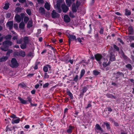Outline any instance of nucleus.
I'll use <instances>...</instances> for the list:
<instances>
[{
    "label": "nucleus",
    "mask_w": 134,
    "mask_h": 134,
    "mask_svg": "<svg viewBox=\"0 0 134 134\" xmlns=\"http://www.w3.org/2000/svg\"><path fill=\"white\" fill-rule=\"evenodd\" d=\"M51 65L49 64H46L44 66L43 68V71L45 72H48V68L49 69H51Z\"/></svg>",
    "instance_id": "obj_10"
},
{
    "label": "nucleus",
    "mask_w": 134,
    "mask_h": 134,
    "mask_svg": "<svg viewBox=\"0 0 134 134\" xmlns=\"http://www.w3.org/2000/svg\"><path fill=\"white\" fill-rule=\"evenodd\" d=\"M44 7L46 9L48 10H49L50 9V5L48 3L46 2L44 4Z\"/></svg>",
    "instance_id": "obj_23"
},
{
    "label": "nucleus",
    "mask_w": 134,
    "mask_h": 134,
    "mask_svg": "<svg viewBox=\"0 0 134 134\" xmlns=\"http://www.w3.org/2000/svg\"><path fill=\"white\" fill-rule=\"evenodd\" d=\"M8 57L7 56H3L0 58V62H5L8 59Z\"/></svg>",
    "instance_id": "obj_20"
},
{
    "label": "nucleus",
    "mask_w": 134,
    "mask_h": 134,
    "mask_svg": "<svg viewBox=\"0 0 134 134\" xmlns=\"http://www.w3.org/2000/svg\"><path fill=\"white\" fill-rule=\"evenodd\" d=\"M25 26L24 23L23 22H21L19 24V28L21 29H23Z\"/></svg>",
    "instance_id": "obj_27"
},
{
    "label": "nucleus",
    "mask_w": 134,
    "mask_h": 134,
    "mask_svg": "<svg viewBox=\"0 0 134 134\" xmlns=\"http://www.w3.org/2000/svg\"><path fill=\"white\" fill-rule=\"evenodd\" d=\"M76 6L77 8H78L79 7L80 5V3L78 1H77L76 2Z\"/></svg>",
    "instance_id": "obj_53"
},
{
    "label": "nucleus",
    "mask_w": 134,
    "mask_h": 134,
    "mask_svg": "<svg viewBox=\"0 0 134 134\" xmlns=\"http://www.w3.org/2000/svg\"><path fill=\"white\" fill-rule=\"evenodd\" d=\"M114 48L116 49V51H119V47L117 46L116 44H114L113 45Z\"/></svg>",
    "instance_id": "obj_55"
},
{
    "label": "nucleus",
    "mask_w": 134,
    "mask_h": 134,
    "mask_svg": "<svg viewBox=\"0 0 134 134\" xmlns=\"http://www.w3.org/2000/svg\"><path fill=\"white\" fill-rule=\"evenodd\" d=\"M37 1L39 3L42 4L44 3V1L43 0H37Z\"/></svg>",
    "instance_id": "obj_61"
},
{
    "label": "nucleus",
    "mask_w": 134,
    "mask_h": 134,
    "mask_svg": "<svg viewBox=\"0 0 134 134\" xmlns=\"http://www.w3.org/2000/svg\"><path fill=\"white\" fill-rule=\"evenodd\" d=\"M16 21L18 23H20L21 21V18L20 16L16 14L14 17Z\"/></svg>",
    "instance_id": "obj_16"
},
{
    "label": "nucleus",
    "mask_w": 134,
    "mask_h": 134,
    "mask_svg": "<svg viewBox=\"0 0 134 134\" xmlns=\"http://www.w3.org/2000/svg\"><path fill=\"white\" fill-rule=\"evenodd\" d=\"M9 3H5V4L3 8V9L5 10H7L8 9L9 7Z\"/></svg>",
    "instance_id": "obj_31"
},
{
    "label": "nucleus",
    "mask_w": 134,
    "mask_h": 134,
    "mask_svg": "<svg viewBox=\"0 0 134 134\" xmlns=\"http://www.w3.org/2000/svg\"><path fill=\"white\" fill-rule=\"evenodd\" d=\"M64 20L66 23H68L70 21V19L67 15H65L64 17Z\"/></svg>",
    "instance_id": "obj_13"
},
{
    "label": "nucleus",
    "mask_w": 134,
    "mask_h": 134,
    "mask_svg": "<svg viewBox=\"0 0 134 134\" xmlns=\"http://www.w3.org/2000/svg\"><path fill=\"white\" fill-rule=\"evenodd\" d=\"M125 67L130 70H131L132 69V67L131 65L130 64H129L126 65H125Z\"/></svg>",
    "instance_id": "obj_34"
},
{
    "label": "nucleus",
    "mask_w": 134,
    "mask_h": 134,
    "mask_svg": "<svg viewBox=\"0 0 134 134\" xmlns=\"http://www.w3.org/2000/svg\"><path fill=\"white\" fill-rule=\"evenodd\" d=\"M12 36L10 34L8 35L5 36V38L6 40H10L11 39Z\"/></svg>",
    "instance_id": "obj_37"
},
{
    "label": "nucleus",
    "mask_w": 134,
    "mask_h": 134,
    "mask_svg": "<svg viewBox=\"0 0 134 134\" xmlns=\"http://www.w3.org/2000/svg\"><path fill=\"white\" fill-rule=\"evenodd\" d=\"M100 73V72L96 70H94L93 71V74L95 76H97Z\"/></svg>",
    "instance_id": "obj_38"
},
{
    "label": "nucleus",
    "mask_w": 134,
    "mask_h": 134,
    "mask_svg": "<svg viewBox=\"0 0 134 134\" xmlns=\"http://www.w3.org/2000/svg\"><path fill=\"white\" fill-rule=\"evenodd\" d=\"M9 65L13 68H16L18 66L19 64L16 58H12Z\"/></svg>",
    "instance_id": "obj_2"
},
{
    "label": "nucleus",
    "mask_w": 134,
    "mask_h": 134,
    "mask_svg": "<svg viewBox=\"0 0 134 134\" xmlns=\"http://www.w3.org/2000/svg\"><path fill=\"white\" fill-rule=\"evenodd\" d=\"M24 43L27 44L29 43V37L27 36H25L23 37V38Z\"/></svg>",
    "instance_id": "obj_21"
},
{
    "label": "nucleus",
    "mask_w": 134,
    "mask_h": 134,
    "mask_svg": "<svg viewBox=\"0 0 134 134\" xmlns=\"http://www.w3.org/2000/svg\"><path fill=\"white\" fill-rule=\"evenodd\" d=\"M103 57L102 55L99 53H97L94 55V58L98 62L99 64H101V62L100 61L101 59H102Z\"/></svg>",
    "instance_id": "obj_5"
},
{
    "label": "nucleus",
    "mask_w": 134,
    "mask_h": 134,
    "mask_svg": "<svg viewBox=\"0 0 134 134\" xmlns=\"http://www.w3.org/2000/svg\"><path fill=\"white\" fill-rule=\"evenodd\" d=\"M13 42L9 40H6L2 43V47H1V49L2 51L6 52L7 51L9 47L13 44Z\"/></svg>",
    "instance_id": "obj_1"
},
{
    "label": "nucleus",
    "mask_w": 134,
    "mask_h": 134,
    "mask_svg": "<svg viewBox=\"0 0 134 134\" xmlns=\"http://www.w3.org/2000/svg\"><path fill=\"white\" fill-rule=\"evenodd\" d=\"M26 12L29 15H31V12L30 9H28L26 10Z\"/></svg>",
    "instance_id": "obj_42"
},
{
    "label": "nucleus",
    "mask_w": 134,
    "mask_h": 134,
    "mask_svg": "<svg viewBox=\"0 0 134 134\" xmlns=\"http://www.w3.org/2000/svg\"><path fill=\"white\" fill-rule=\"evenodd\" d=\"M29 20V18L27 16H25L24 18V22L26 23H27Z\"/></svg>",
    "instance_id": "obj_44"
},
{
    "label": "nucleus",
    "mask_w": 134,
    "mask_h": 134,
    "mask_svg": "<svg viewBox=\"0 0 134 134\" xmlns=\"http://www.w3.org/2000/svg\"><path fill=\"white\" fill-rule=\"evenodd\" d=\"M49 85V83L48 82L45 83L43 85V87L45 88L47 87Z\"/></svg>",
    "instance_id": "obj_51"
},
{
    "label": "nucleus",
    "mask_w": 134,
    "mask_h": 134,
    "mask_svg": "<svg viewBox=\"0 0 134 134\" xmlns=\"http://www.w3.org/2000/svg\"><path fill=\"white\" fill-rule=\"evenodd\" d=\"M107 97L111 99H115L116 97L115 96H114L113 94H107L106 95Z\"/></svg>",
    "instance_id": "obj_28"
},
{
    "label": "nucleus",
    "mask_w": 134,
    "mask_h": 134,
    "mask_svg": "<svg viewBox=\"0 0 134 134\" xmlns=\"http://www.w3.org/2000/svg\"><path fill=\"white\" fill-rule=\"evenodd\" d=\"M19 86H20L22 88L25 87H26V85L23 82H22L20 83L19 84Z\"/></svg>",
    "instance_id": "obj_46"
},
{
    "label": "nucleus",
    "mask_w": 134,
    "mask_h": 134,
    "mask_svg": "<svg viewBox=\"0 0 134 134\" xmlns=\"http://www.w3.org/2000/svg\"><path fill=\"white\" fill-rule=\"evenodd\" d=\"M40 62H37L35 63V66L34 67L35 70H37L38 68V65L40 64Z\"/></svg>",
    "instance_id": "obj_35"
},
{
    "label": "nucleus",
    "mask_w": 134,
    "mask_h": 134,
    "mask_svg": "<svg viewBox=\"0 0 134 134\" xmlns=\"http://www.w3.org/2000/svg\"><path fill=\"white\" fill-rule=\"evenodd\" d=\"M57 8H60V2H59V1H58L56 4Z\"/></svg>",
    "instance_id": "obj_56"
},
{
    "label": "nucleus",
    "mask_w": 134,
    "mask_h": 134,
    "mask_svg": "<svg viewBox=\"0 0 134 134\" xmlns=\"http://www.w3.org/2000/svg\"><path fill=\"white\" fill-rule=\"evenodd\" d=\"M66 93L70 97V99L71 100L73 99V94L69 90L67 89V90Z\"/></svg>",
    "instance_id": "obj_17"
},
{
    "label": "nucleus",
    "mask_w": 134,
    "mask_h": 134,
    "mask_svg": "<svg viewBox=\"0 0 134 134\" xmlns=\"http://www.w3.org/2000/svg\"><path fill=\"white\" fill-rule=\"evenodd\" d=\"M125 15L126 16H129L131 14V11L127 9H125Z\"/></svg>",
    "instance_id": "obj_26"
},
{
    "label": "nucleus",
    "mask_w": 134,
    "mask_h": 134,
    "mask_svg": "<svg viewBox=\"0 0 134 134\" xmlns=\"http://www.w3.org/2000/svg\"><path fill=\"white\" fill-rule=\"evenodd\" d=\"M26 44L23 43H21L20 45V47L22 49H25L27 47Z\"/></svg>",
    "instance_id": "obj_29"
},
{
    "label": "nucleus",
    "mask_w": 134,
    "mask_h": 134,
    "mask_svg": "<svg viewBox=\"0 0 134 134\" xmlns=\"http://www.w3.org/2000/svg\"><path fill=\"white\" fill-rule=\"evenodd\" d=\"M75 127L74 126H69L68 128L66 130V132L68 134H71L72 132V130L74 129Z\"/></svg>",
    "instance_id": "obj_11"
},
{
    "label": "nucleus",
    "mask_w": 134,
    "mask_h": 134,
    "mask_svg": "<svg viewBox=\"0 0 134 134\" xmlns=\"http://www.w3.org/2000/svg\"><path fill=\"white\" fill-rule=\"evenodd\" d=\"M19 55L23 57H24L25 56V52L21 50L20 52Z\"/></svg>",
    "instance_id": "obj_33"
},
{
    "label": "nucleus",
    "mask_w": 134,
    "mask_h": 134,
    "mask_svg": "<svg viewBox=\"0 0 134 134\" xmlns=\"http://www.w3.org/2000/svg\"><path fill=\"white\" fill-rule=\"evenodd\" d=\"M49 77V76L47 74L46 72H45L44 74V78L46 79H48Z\"/></svg>",
    "instance_id": "obj_57"
},
{
    "label": "nucleus",
    "mask_w": 134,
    "mask_h": 134,
    "mask_svg": "<svg viewBox=\"0 0 134 134\" xmlns=\"http://www.w3.org/2000/svg\"><path fill=\"white\" fill-rule=\"evenodd\" d=\"M110 56L109 60L111 62L115 61V60L116 59L114 55L113 54L112 52L110 53Z\"/></svg>",
    "instance_id": "obj_19"
},
{
    "label": "nucleus",
    "mask_w": 134,
    "mask_h": 134,
    "mask_svg": "<svg viewBox=\"0 0 134 134\" xmlns=\"http://www.w3.org/2000/svg\"><path fill=\"white\" fill-rule=\"evenodd\" d=\"M91 101H88V104H87V106L85 108H86V109H87V108L90 107L91 106H92V105L91 104Z\"/></svg>",
    "instance_id": "obj_43"
},
{
    "label": "nucleus",
    "mask_w": 134,
    "mask_h": 134,
    "mask_svg": "<svg viewBox=\"0 0 134 134\" xmlns=\"http://www.w3.org/2000/svg\"><path fill=\"white\" fill-rule=\"evenodd\" d=\"M68 37L69 38L68 43L69 46L70 45L71 41L75 40V41L76 42H77L76 37L75 36L69 34V36Z\"/></svg>",
    "instance_id": "obj_4"
},
{
    "label": "nucleus",
    "mask_w": 134,
    "mask_h": 134,
    "mask_svg": "<svg viewBox=\"0 0 134 134\" xmlns=\"http://www.w3.org/2000/svg\"><path fill=\"white\" fill-rule=\"evenodd\" d=\"M21 8L19 7H17L15 9V11L17 12H21Z\"/></svg>",
    "instance_id": "obj_48"
},
{
    "label": "nucleus",
    "mask_w": 134,
    "mask_h": 134,
    "mask_svg": "<svg viewBox=\"0 0 134 134\" xmlns=\"http://www.w3.org/2000/svg\"><path fill=\"white\" fill-rule=\"evenodd\" d=\"M61 8L63 12L66 13L69 9L68 7L65 3L62 4L61 5Z\"/></svg>",
    "instance_id": "obj_8"
},
{
    "label": "nucleus",
    "mask_w": 134,
    "mask_h": 134,
    "mask_svg": "<svg viewBox=\"0 0 134 134\" xmlns=\"http://www.w3.org/2000/svg\"><path fill=\"white\" fill-rule=\"evenodd\" d=\"M7 26L9 27V29L11 30L12 29L13 26V21H8L7 23Z\"/></svg>",
    "instance_id": "obj_14"
},
{
    "label": "nucleus",
    "mask_w": 134,
    "mask_h": 134,
    "mask_svg": "<svg viewBox=\"0 0 134 134\" xmlns=\"http://www.w3.org/2000/svg\"><path fill=\"white\" fill-rule=\"evenodd\" d=\"M69 16L72 18H74L75 17V16L72 13V12H69Z\"/></svg>",
    "instance_id": "obj_49"
},
{
    "label": "nucleus",
    "mask_w": 134,
    "mask_h": 134,
    "mask_svg": "<svg viewBox=\"0 0 134 134\" xmlns=\"http://www.w3.org/2000/svg\"><path fill=\"white\" fill-rule=\"evenodd\" d=\"M7 52L6 53V55L7 56H9L10 55V54L11 53L13 52V50L12 49H9L7 51Z\"/></svg>",
    "instance_id": "obj_39"
},
{
    "label": "nucleus",
    "mask_w": 134,
    "mask_h": 134,
    "mask_svg": "<svg viewBox=\"0 0 134 134\" xmlns=\"http://www.w3.org/2000/svg\"><path fill=\"white\" fill-rule=\"evenodd\" d=\"M17 119L15 120L12 122V123L13 124H18L19 122V121H20V118H19L18 117V118Z\"/></svg>",
    "instance_id": "obj_30"
},
{
    "label": "nucleus",
    "mask_w": 134,
    "mask_h": 134,
    "mask_svg": "<svg viewBox=\"0 0 134 134\" xmlns=\"http://www.w3.org/2000/svg\"><path fill=\"white\" fill-rule=\"evenodd\" d=\"M10 117L13 119H17L18 118V117H16V115L14 114H12L11 116H10Z\"/></svg>",
    "instance_id": "obj_54"
},
{
    "label": "nucleus",
    "mask_w": 134,
    "mask_h": 134,
    "mask_svg": "<svg viewBox=\"0 0 134 134\" xmlns=\"http://www.w3.org/2000/svg\"><path fill=\"white\" fill-rule=\"evenodd\" d=\"M78 79V75H76L75 77L74 78L73 81L77 82Z\"/></svg>",
    "instance_id": "obj_50"
},
{
    "label": "nucleus",
    "mask_w": 134,
    "mask_h": 134,
    "mask_svg": "<svg viewBox=\"0 0 134 134\" xmlns=\"http://www.w3.org/2000/svg\"><path fill=\"white\" fill-rule=\"evenodd\" d=\"M128 34L129 35H134V30L133 27L130 25L128 29Z\"/></svg>",
    "instance_id": "obj_9"
},
{
    "label": "nucleus",
    "mask_w": 134,
    "mask_h": 134,
    "mask_svg": "<svg viewBox=\"0 0 134 134\" xmlns=\"http://www.w3.org/2000/svg\"><path fill=\"white\" fill-rule=\"evenodd\" d=\"M75 0H65L66 3L69 7H70Z\"/></svg>",
    "instance_id": "obj_18"
},
{
    "label": "nucleus",
    "mask_w": 134,
    "mask_h": 134,
    "mask_svg": "<svg viewBox=\"0 0 134 134\" xmlns=\"http://www.w3.org/2000/svg\"><path fill=\"white\" fill-rule=\"evenodd\" d=\"M71 10L73 13H76L77 11L75 4L74 3L72 4L71 7Z\"/></svg>",
    "instance_id": "obj_15"
},
{
    "label": "nucleus",
    "mask_w": 134,
    "mask_h": 134,
    "mask_svg": "<svg viewBox=\"0 0 134 134\" xmlns=\"http://www.w3.org/2000/svg\"><path fill=\"white\" fill-rule=\"evenodd\" d=\"M111 121L113 122V124L114 125V126L116 127H118L119 126V125L118 123L117 122H116L115 121H114V120H111Z\"/></svg>",
    "instance_id": "obj_41"
},
{
    "label": "nucleus",
    "mask_w": 134,
    "mask_h": 134,
    "mask_svg": "<svg viewBox=\"0 0 134 134\" xmlns=\"http://www.w3.org/2000/svg\"><path fill=\"white\" fill-rule=\"evenodd\" d=\"M18 99L20 101L22 104H27V101H28L30 103H31L32 102V98L30 97H27V100H24L23 99L21 98V97L19 96L18 97Z\"/></svg>",
    "instance_id": "obj_3"
},
{
    "label": "nucleus",
    "mask_w": 134,
    "mask_h": 134,
    "mask_svg": "<svg viewBox=\"0 0 134 134\" xmlns=\"http://www.w3.org/2000/svg\"><path fill=\"white\" fill-rule=\"evenodd\" d=\"M77 42L78 41V42H80L81 44H82V43H81V42H82V41L81 40V38L80 37H78L77 38Z\"/></svg>",
    "instance_id": "obj_63"
},
{
    "label": "nucleus",
    "mask_w": 134,
    "mask_h": 134,
    "mask_svg": "<svg viewBox=\"0 0 134 134\" xmlns=\"http://www.w3.org/2000/svg\"><path fill=\"white\" fill-rule=\"evenodd\" d=\"M40 12L42 14H45L46 11L43 7H40L39 9Z\"/></svg>",
    "instance_id": "obj_25"
},
{
    "label": "nucleus",
    "mask_w": 134,
    "mask_h": 134,
    "mask_svg": "<svg viewBox=\"0 0 134 134\" xmlns=\"http://www.w3.org/2000/svg\"><path fill=\"white\" fill-rule=\"evenodd\" d=\"M105 126L106 127L107 129L108 130H110L111 128L110 127V123L109 122H106Z\"/></svg>",
    "instance_id": "obj_32"
},
{
    "label": "nucleus",
    "mask_w": 134,
    "mask_h": 134,
    "mask_svg": "<svg viewBox=\"0 0 134 134\" xmlns=\"http://www.w3.org/2000/svg\"><path fill=\"white\" fill-rule=\"evenodd\" d=\"M84 95V93L82 92H80V94L79 95V99L81 98H83V96Z\"/></svg>",
    "instance_id": "obj_58"
},
{
    "label": "nucleus",
    "mask_w": 134,
    "mask_h": 134,
    "mask_svg": "<svg viewBox=\"0 0 134 134\" xmlns=\"http://www.w3.org/2000/svg\"><path fill=\"white\" fill-rule=\"evenodd\" d=\"M114 75H115V78L118 79L121 77H124V74L123 73L120 71H118L116 73H114Z\"/></svg>",
    "instance_id": "obj_7"
},
{
    "label": "nucleus",
    "mask_w": 134,
    "mask_h": 134,
    "mask_svg": "<svg viewBox=\"0 0 134 134\" xmlns=\"http://www.w3.org/2000/svg\"><path fill=\"white\" fill-rule=\"evenodd\" d=\"M7 129L8 130L11 131L12 130V128L11 127H9L8 126H7Z\"/></svg>",
    "instance_id": "obj_64"
},
{
    "label": "nucleus",
    "mask_w": 134,
    "mask_h": 134,
    "mask_svg": "<svg viewBox=\"0 0 134 134\" xmlns=\"http://www.w3.org/2000/svg\"><path fill=\"white\" fill-rule=\"evenodd\" d=\"M41 29H38L37 30V32L36 34V36L37 37H38L39 36V34H41Z\"/></svg>",
    "instance_id": "obj_40"
},
{
    "label": "nucleus",
    "mask_w": 134,
    "mask_h": 134,
    "mask_svg": "<svg viewBox=\"0 0 134 134\" xmlns=\"http://www.w3.org/2000/svg\"><path fill=\"white\" fill-rule=\"evenodd\" d=\"M88 85H87L86 86H84L81 90V92L82 93H84L86 92L88 89Z\"/></svg>",
    "instance_id": "obj_22"
},
{
    "label": "nucleus",
    "mask_w": 134,
    "mask_h": 134,
    "mask_svg": "<svg viewBox=\"0 0 134 134\" xmlns=\"http://www.w3.org/2000/svg\"><path fill=\"white\" fill-rule=\"evenodd\" d=\"M85 73V70L84 69H82L81 71L80 75L81 77L83 76Z\"/></svg>",
    "instance_id": "obj_45"
},
{
    "label": "nucleus",
    "mask_w": 134,
    "mask_h": 134,
    "mask_svg": "<svg viewBox=\"0 0 134 134\" xmlns=\"http://www.w3.org/2000/svg\"><path fill=\"white\" fill-rule=\"evenodd\" d=\"M23 40L22 38H20L19 40H16V43L17 44H20L23 42Z\"/></svg>",
    "instance_id": "obj_47"
},
{
    "label": "nucleus",
    "mask_w": 134,
    "mask_h": 134,
    "mask_svg": "<svg viewBox=\"0 0 134 134\" xmlns=\"http://www.w3.org/2000/svg\"><path fill=\"white\" fill-rule=\"evenodd\" d=\"M99 34L101 35L103 34L104 33V27L103 26H102L100 28H99Z\"/></svg>",
    "instance_id": "obj_36"
},
{
    "label": "nucleus",
    "mask_w": 134,
    "mask_h": 134,
    "mask_svg": "<svg viewBox=\"0 0 134 134\" xmlns=\"http://www.w3.org/2000/svg\"><path fill=\"white\" fill-rule=\"evenodd\" d=\"M118 40L119 41L120 43H121L122 44H124V42H123L122 40L120 38H118Z\"/></svg>",
    "instance_id": "obj_62"
},
{
    "label": "nucleus",
    "mask_w": 134,
    "mask_h": 134,
    "mask_svg": "<svg viewBox=\"0 0 134 134\" xmlns=\"http://www.w3.org/2000/svg\"><path fill=\"white\" fill-rule=\"evenodd\" d=\"M127 37L129 38V40H134V36H128Z\"/></svg>",
    "instance_id": "obj_52"
},
{
    "label": "nucleus",
    "mask_w": 134,
    "mask_h": 134,
    "mask_svg": "<svg viewBox=\"0 0 134 134\" xmlns=\"http://www.w3.org/2000/svg\"><path fill=\"white\" fill-rule=\"evenodd\" d=\"M102 65L104 68H105L107 66H108V65H107V64L105 62L103 63L102 64Z\"/></svg>",
    "instance_id": "obj_60"
},
{
    "label": "nucleus",
    "mask_w": 134,
    "mask_h": 134,
    "mask_svg": "<svg viewBox=\"0 0 134 134\" xmlns=\"http://www.w3.org/2000/svg\"><path fill=\"white\" fill-rule=\"evenodd\" d=\"M51 15L53 19H57L60 17V15L57 13L56 11L54 10L52 11Z\"/></svg>",
    "instance_id": "obj_6"
},
{
    "label": "nucleus",
    "mask_w": 134,
    "mask_h": 134,
    "mask_svg": "<svg viewBox=\"0 0 134 134\" xmlns=\"http://www.w3.org/2000/svg\"><path fill=\"white\" fill-rule=\"evenodd\" d=\"M95 129L100 131L102 133H103L104 132L103 129L101 127L100 125L98 124H97L96 125L95 127Z\"/></svg>",
    "instance_id": "obj_12"
},
{
    "label": "nucleus",
    "mask_w": 134,
    "mask_h": 134,
    "mask_svg": "<svg viewBox=\"0 0 134 134\" xmlns=\"http://www.w3.org/2000/svg\"><path fill=\"white\" fill-rule=\"evenodd\" d=\"M11 15V14L10 13H8L6 14L5 17L7 18H9L10 17Z\"/></svg>",
    "instance_id": "obj_59"
},
{
    "label": "nucleus",
    "mask_w": 134,
    "mask_h": 134,
    "mask_svg": "<svg viewBox=\"0 0 134 134\" xmlns=\"http://www.w3.org/2000/svg\"><path fill=\"white\" fill-rule=\"evenodd\" d=\"M33 23V21L32 20H30L28 22L27 24V28H30L32 26Z\"/></svg>",
    "instance_id": "obj_24"
}]
</instances>
